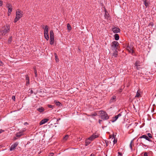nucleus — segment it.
Returning a JSON list of instances; mask_svg holds the SVG:
<instances>
[{"instance_id": "2", "label": "nucleus", "mask_w": 156, "mask_h": 156, "mask_svg": "<svg viewBox=\"0 0 156 156\" xmlns=\"http://www.w3.org/2000/svg\"><path fill=\"white\" fill-rule=\"evenodd\" d=\"M99 116L103 120H107L109 118L107 113L104 111H101L99 112Z\"/></svg>"}, {"instance_id": "43", "label": "nucleus", "mask_w": 156, "mask_h": 156, "mask_svg": "<svg viewBox=\"0 0 156 156\" xmlns=\"http://www.w3.org/2000/svg\"><path fill=\"white\" fill-rule=\"evenodd\" d=\"M50 155H49V156H53V153H51L50 154Z\"/></svg>"}, {"instance_id": "19", "label": "nucleus", "mask_w": 156, "mask_h": 156, "mask_svg": "<svg viewBox=\"0 0 156 156\" xmlns=\"http://www.w3.org/2000/svg\"><path fill=\"white\" fill-rule=\"evenodd\" d=\"M90 141L89 140H88V139H87L86 140L85 142V144L86 146H87V145H89L90 143Z\"/></svg>"}, {"instance_id": "40", "label": "nucleus", "mask_w": 156, "mask_h": 156, "mask_svg": "<svg viewBox=\"0 0 156 156\" xmlns=\"http://www.w3.org/2000/svg\"><path fill=\"white\" fill-rule=\"evenodd\" d=\"M27 84H29V80L26 81Z\"/></svg>"}, {"instance_id": "3", "label": "nucleus", "mask_w": 156, "mask_h": 156, "mask_svg": "<svg viewBox=\"0 0 156 156\" xmlns=\"http://www.w3.org/2000/svg\"><path fill=\"white\" fill-rule=\"evenodd\" d=\"M50 43L51 45H52L54 44V33L53 30H51L50 32Z\"/></svg>"}, {"instance_id": "30", "label": "nucleus", "mask_w": 156, "mask_h": 156, "mask_svg": "<svg viewBox=\"0 0 156 156\" xmlns=\"http://www.w3.org/2000/svg\"><path fill=\"white\" fill-rule=\"evenodd\" d=\"M20 19L16 17V18L14 19V23H16L17 21H18Z\"/></svg>"}, {"instance_id": "22", "label": "nucleus", "mask_w": 156, "mask_h": 156, "mask_svg": "<svg viewBox=\"0 0 156 156\" xmlns=\"http://www.w3.org/2000/svg\"><path fill=\"white\" fill-rule=\"evenodd\" d=\"M23 135V133L22 132H19V133H17L16 134V136L17 137H20L21 136Z\"/></svg>"}, {"instance_id": "42", "label": "nucleus", "mask_w": 156, "mask_h": 156, "mask_svg": "<svg viewBox=\"0 0 156 156\" xmlns=\"http://www.w3.org/2000/svg\"><path fill=\"white\" fill-rule=\"evenodd\" d=\"M144 156H148L147 155V154L145 152L144 154Z\"/></svg>"}, {"instance_id": "16", "label": "nucleus", "mask_w": 156, "mask_h": 156, "mask_svg": "<svg viewBox=\"0 0 156 156\" xmlns=\"http://www.w3.org/2000/svg\"><path fill=\"white\" fill-rule=\"evenodd\" d=\"M37 110L40 112H43L44 110V108L43 107L38 108H37Z\"/></svg>"}, {"instance_id": "10", "label": "nucleus", "mask_w": 156, "mask_h": 156, "mask_svg": "<svg viewBox=\"0 0 156 156\" xmlns=\"http://www.w3.org/2000/svg\"><path fill=\"white\" fill-rule=\"evenodd\" d=\"M121 113L119 114L118 115H116L115 117L113 118L112 119V122H114L119 117H120L121 116Z\"/></svg>"}, {"instance_id": "46", "label": "nucleus", "mask_w": 156, "mask_h": 156, "mask_svg": "<svg viewBox=\"0 0 156 156\" xmlns=\"http://www.w3.org/2000/svg\"><path fill=\"white\" fill-rule=\"evenodd\" d=\"M110 138H112V139H113V138H114V136H110Z\"/></svg>"}, {"instance_id": "38", "label": "nucleus", "mask_w": 156, "mask_h": 156, "mask_svg": "<svg viewBox=\"0 0 156 156\" xmlns=\"http://www.w3.org/2000/svg\"><path fill=\"white\" fill-rule=\"evenodd\" d=\"M48 106L49 108H52L53 107V106L50 105H48Z\"/></svg>"}, {"instance_id": "49", "label": "nucleus", "mask_w": 156, "mask_h": 156, "mask_svg": "<svg viewBox=\"0 0 156 156\" xmlns=\"http://www.w3.org/2000/svg\"><path fill=\"white\" fill-rule=\"evenodd\" d=\"M90 156H94V155L93 154H91Z\"/></svg>"}, {"instance_id": "27", "label": "nucleus", "mask_w": 156, "mask_h": 156, "mask_svg": "<svg viewBox=\"0 0 156 156\" xmlns=\"http://www.w3.org/2000/svg\"><path fill=\"white\" fill-rule=\"evenodd\" d=\"M69 137V136L68 135H66L63 138V140L65 141Z\"/></svg>"}, {"instance_id": "48", "label": "nucleus", "mask_w": 156, "mask_h": 156, "mask_svg": "<svg viewBox=\"0 0 156 156\" xmlns=\"http://www.w3.org/2000/svg\"><path fill=\"white\" fill-rule=\"evenodd\" d=\"M30 92H31V94L33 93V90H30Z\"/></svg>"}, {"instance_id": "9", "label": "nucleus", "mask_w": 156, "mask_h": 156, "mask_svg": "<svg viewBox=\"0 0 156 156\" xmlns=\"http://www.w3.org/2000/svg\"><path fill=\"white\" fill-rule=\"evenodd\" d=\"M112 31L114 33H117L120 32V29L117 27H115L112 28Z\"/></svg>"}, {"instance_id": "14", "label": "nucleus", "mask_w": 156, "mask_h": 156, "mask_svg": "<svg viewBox=\"0 0 156 156\" xmlns=\"http://www.w3.org/2000/svg\"><path fill=\"white\" fill-rule=\"evenodd\" d=\"M140 138H144L150 142L151 141V140L149 138L147 135H143L142 136L140 137Z\"/></svg>"}, {"instance_id": "7", "label": "nucleus", "mask_w": 156, "mask_h": 156, "mask_svg": "<svg viewBox=\"0 0 156 156\" xmlns=\"http://www.w3.org/2000/svg\"><path fill=\"white\" fill-rule=\"evenodd\" d=\"M7 5L8 9V15L9 16L12 11V5L10 4H8Z\"/></svg>"}, {"instance_id": "8", "label": "nucleus", "mask_w": 156, "mask_h": 156, "mask_svg": "<svg viewBox=\"0 0 156 156\" xmlns=\"http://www.w3.org/2000/svg\"><path fill=\"white\" fill-rule=\"evenodd\" d=\"M18 145V143L16 142L14 143V144L12 145L11 147L10 148V151H12L16 147H17V145Z\"/></svg>"}, {"instance_id": "26", "label": "nucleus", "mask_w": 156, "mask_h": 156, "mask_svg": "<svg viewBox=\"0 0 156 156\" xmlns=\"http://www.w3.org/2000/svg\"><path fill=\"white\" fill-rule=\"evenodd\" d=\"M144 2V4L145 5V6L147 7L148 5V3L146 2V0H143Z\"/></svg>"}, {"instance_id": "21", "label": "nucleus", "mask_w": 156, "mask_h": 156, "mask_svg": "<svg viewBox=\"0 0 156 156\" xmlns=\"http://www.w3.org/2000/svg\"><path fill=\"white\" fill-rule=\"evenodd\" d=\"M105 18L107 19H108L109 18V15L108 14H107L105 10Z\"/></svg>"}, {"instance_id": "41", "label": "nucleus", "mask_w": 156, "mask_h": 156, "mask_svg": "<svg viewBox=\"0 0 156 156\" xmlns=\"http://www.w3.org/2000/svg\"><path fill=\"white\" fill-rule=\"evenodd\" d=\"M118 156H119V155H120V156H122V153H120V152H118Z\"/></svg>"}, {"instance_id": "37", "label": "nucleus", "mask_w": 156, "mask_h": 156, "mask_svg": "<svg viewBox=\"0 0 156 156\" xmlns=\"http://www.w3.org/2000/svg\"><path fill=\"white\" fill-rule=\"evenodd\" d=\"M26 81L29 80V77H28V76L27 75L26 76Z\"/></svg>"}, {"instance_id": "35", "label": "nucleus", "mask_w": 156, "mask_h": 156, "mask_svg": "<svg viewBox=\"0 0 156 156\" xmlns=\"http://www.w3.org/2000/svg\"><path fill=\"white\" fill-rule=\"evenodd\" d=\"M3 5V1L0 0V7L2 6Z\"/></svg>"}, {"instance_id": "23", "label": "nucleus", "mask_w": 156, "mask_h": 156, "mask_svg": "<svg viewBox=\"0 0 156 156\" xmlns=\"http://www.w3.org/2000/svg\"><path fill=\"white\" fill-rule=\"evenodd\" d=\"M140 92L138 91L136 93V94L135 96V97H136V98L139 97L140 96Z\"/></svg>"}, {"instance_id": "45", "label": "nucleus", "mask_w": 156, "mask_h": 156, "mask_svg": "<svg viewBox=\"0 0 156 156\" xmlns=\"http://www.w3.org/2000/svg\"><path fill=\"white\" fill-rule=\"evenodd\" d=\"M97 115V114L96 113H94L92 115L96 116Z\"/></svg>"}, {"instance_id": "36", "label": "nucleus", "mask_w": 156, "mask_h": 156, "mask_svg": "<svg viewBox=\"0 0 156 156\" xmlns=\"http://www.w3.org/2000/svg\"><path fill=\"white\" fill-rule=\"evenodd\" d=\"M114 144H115V143H116L117 142V140L116 139H114V140L113 141Z\"/></svg>"}, {"instance_id": "20", "label": "nucleus", "mask_w": 156, "mask_h": 156, "mask_svg": "<svg viewBox=\"0 0 156 156\" xmlns=\"http://www.w3.org/2000/svg\"><path fill=\"white\" fill-rule=\"evenodd\" d=\"M115 39L116 40H118L119 39V36L118 34H116L114 35Z\"/></svg>"}, {"instance_id": "34", "label": "nucleus", "mask_w": 156, "mask_h": 156, "mask_svg": "<svg viewBox=\"0 0 156 156\" xmlns=\"http://www.w3.org/2000/svg\"><path fill=\"white\" fill-rule=\"evenodd\" d=\"M132 141H131L130 142V145H129V146H130V147L131 148V149H132Z\"/></svg>"}, {"instance_id": "17", "label": "nucleus", "mask_w": 156, "mask_h": 156, "mask_svg": "<svg viewBox=\"0 0 156 156\" xmlns=\"http://www.w3.org/2000/svg\"><path fill=\"white\" fill-rule=\"evenodd\" d=\"M67 26L68 31L69 32L72 29V27L69 23H67Z\"/></svg>"}, {"instance_id": "52", "label": "nucleus", "mask_w": 156, "mask_h": 156, "mask_svg": "<svg viewBox=\"0 0 156 156\" xmlns=\"http://www.w3.org/2000/svg\"><path fill=\"white\" fill-rule=\"evenodd\" d=\"M25 124H26V123H27V122H25Z\"/></svg>"}, {"instance_id": "54", "label": "nucleus", "mask_w": 156, "mask_h": 156, "mask_svg": "<svg viewBox=\"0 0 156 156\" xmlns=\"http://www.w3.org/2000/svg\"><path fill=\"white\" fill-rule=\"evenodd\" d=\"M1 147V146H0V147Z\"/></svg>"}, {"instance_id": "11", "label": "nucleus", "mask_w": 156, "mask_h": 156, "mask_svg": "<svg viewBox=\"0 0 156 156\" xmlns=\"http://www.w3.org/2000/svg\"><path fill=\"white\" fill-rule=\"evenodd\" d=\"M98 135L94 134L88 139L89 140L91 141L93 140L95 138L98 137Z\"/></svg>"}, {"instance_id": "18", "label": "nucleus", "mask_w": 156, "mask_h": 156, "mask_svg": "<svg viewBox=\"0 0 156 156\" xmlns=\"http://www.w3.org/2000/svg\"><path fill=\"white\" fill-rule=\"evenodd\" d=\"M116 96H114L112 97L111 98L110 101L111 102H114L115 101L116 99Z\"/></svg>"}, {"instance_id": "31", "label": "nucleus", "mask_w": 156, "mask_h": 156, "mask_svg": "<svg viewBox=\"0 0 156 156\" xmlns=\"http://www.w3.org/2000/svg\"><path fill=\"white\" fill-rule=\"evenodd\" d=\"M34 72L35 75V76L37 77V71L36 69H35L34 70Z\"/></svg>"}, {"instance_id": "32", "label": "nucleus", "mask_w": 156, "mask_h": 156, "mask_svg": "<svg viewBox=\"0 0 156 156\" xmlns=\"http://www.w3.org/2000/svg\"><path fill=\"white\" fill-rule=\"evenodd\" d=\"M147 135L148 136V137L150 138H152V136H151V134L150 133H148L147 134Z\"/></svg>"}, {"instance_id": "33", "label": "nucleus", "mask_w": 156, "mask_h": 156, "mask_svg": "<svg viewBox=\"0 0 156 156\" xmlns=\"http://www.w3.org/2000/svg\"><path fill=\"white\" fill-rule=\"evenodd\" d=\"M12 41V37H10L8 39V43H10Z\"/></svg>"}, {"instance_id": "1", "label": "nucleus", "mask_w": 156, "mask_h": 156, "mask_svg": "<svg viewBox=\"0 0 156 156\" xmlns=\"http://www.w3.org/2000/svg\"><path fill=\"white\" fill-rule=\"evenodd\" d=\"M10 30V27L9 25H6L4 26L0 31V35L4 36L8 32H9Z\"/></svg>"}, {"instance_id": "47", "label": "nucleus", "mask_w": 156, "mask_h": 156, "mask_svg": "<svg viewBox=\"0 0 156 156\" xmlns=\"http://www.w3.org/2000/svg\"><path fill=\"white\" fill-rule=\"evenodd\" d=\"M102 121L101 120H99V123L100 124H101V121Z\"/></svg>"}, {"instance_id": "5", "label": "nucleus", "mask_w": 156, "mask_h": 156, "mask_svg": "<svg viewBox=\"0 0 156 156\" xmlns=\"http://www.w3.org/2000/svg\"><path fill=\"white\" fill-rule=\"evenodd\" d=\"M133 46L132 45L130 44L129 45L127 48V50L130 53H133L134 52L133 50Z\"/></svg>"}, {"instance_id": "15", "label": "nucleus", "mask_w": 156, "mask_h": 156, "mask_svg": "<svg viewBox=\"0 0 156 156\" xmlns=\"http://www.w3.org/2000/svg\"><path fill=\"white\" fill-rule=\"evenodd\" d=\"M140 62L138 61H137L136 62L135 65V66L136 67V69H139V68L138 66H140Z\"/></svg>"}, {"instance_id": "44", "label": "nucleus", "mask_w": 156, "mask_h": 156, "mask_svg": "<svg viewBox=\"0 0 156 156\" xmlns=\"http://www.w3.org/2000/svg\"><path fill=\"white\" fill-rule=\"evenodd\" d=\"M3 131H4V130H2V129L0 130V133L3 132Z\"/></svg>"}, {"instance_id": "4", "label": "nucleus", "mask_w": 156, "mask_h": 156, "mask_svg": "<svg viewBox=\"0 0 156 156\" xmlns=\"http://www.w3.org/2000/svg\"><path fill=\"white\" fill-rule=\"evenodd\" d=\"M23 12L21 10L18 9L16 12V16L18 18L20 19L23 16Z\"/></svg>"}, {"instance_id": "53", "label": "nucleus", "mask_w": 156, "mask_h": 156, "mask_svg": "<svg viewBox=\"0 0 156 156\" xmlns=\"http://www.w3.org/2000/svg\"><path fill=\"white\" fill-rule=\"evenodd\" d=\"M0 62H1L0 61Z\"/></svg>"}, {"instance_id": "25", "label": "nucleus", "mask_w": 156, "mask_h": 156, "mask_svg": "<svg viewBox=\"0 0 156 156\" xmlns=\"http://www.w3.org/2000/svg\"><path fill=\"white\" fill-rule=\"evenodd\" d=\"M44 37L47 40H48L49 39V36L48 34L46 35H44Z\"/></svg>"}, {"instance_id": "51", "label": "nucleus", "mask_w": 156, "mask_h": 156, "mask_svg": "<svg viewBox=\"0 0 156 156\" xmlns=\"http://www.w3.org/2000/svg\"><path fill=\"white\" fill-rule=\"evenodd\" d=\"M25 124H26V123H27V122H25Z\"/></svg>"}, {"instance_id": "6", "label": "nucleus", "mask_w": 156, "mask_h": 156, "mask_svg": "<svg viewBox=\"0 0 156 156\" xmlns=\"http://www.w3.org/2000/svg\"><path fill=\"white\" fill-rule=\"evenodd\" d=\"M119 45V43L117 41H114L112 42L111 46L114 49L116 50Z\"/></svg>"}, {"instance_id": "13", "label": "nucleus", "mask_w": 156, "mask_h": 156, "mask_svg": "<svg viewBox=\"0 0 156 156\" xmlns=\"http://www.w3.org/2000/svg\"><path fill=\"white\" fill-rule=\"evenodd\" d=\"M44 35H46L48 34V26L46 25L45 27L44 31Z\"/></svg>"}, {"instance_id": "50", "label": "nucleus", "mask_w": 156, "mask_h": 156, "mask_svg": "<svg viewBox=\"0 0 156 156\" xmlns=\"http://www.w3.org/2000/svg\"><path fill=\"white\" fill-rule=\"evenodd\" d=\"M80 138H79V141L80 140Z\"/></svg>"}, {"instance_id": "29", "label": "nucleus", "mask_w": 156, "mask_h": 156, "mask_svg": "<svg viewBox=\"0 0 156 156\" xmlns=\"http://www.w3.org/2000/svg\"><path fill=\"white\" fill-rule=\"evenodd\" d=\"M117 51H116L113 53V56L115 57H116L117 56Z\"/></svg>"}, {"instance_id": "12", "label": "nucleus", "mask_w": 156, "mask_h": 156, "mask_svg": "<svg viewBox=\"0 0 156 156\" xmlns=\"http://www.w3.org/2000/svg\"><path fill=\"white\" fill-rule=\"evenodd\" d=\"M48 119H44L41 121L39 123V124L40 125H41L43 124H44L47 122L48 121Z\"/></svg>"}, {"instance_id": "24", "label": "nucleus", "mask_w": 156, "mask_h": 156, "mask_svg": "<svg viewBox=\"0 0 156 156\" xmlns=\"http://www.w3.org/2000/svg\"><path fill=\"white\" fill-rule=\"evenodd\" d=\"M55 60L56 62H58L59 61V59H58V56H57V54H56V53H55Z\"/></svg>"}, {"instance_id": "28", "label": "nucleus", "mask_w": 156, "mask_h": 156, "mask_svg": "<svg viewBox=\"0 0 156 156\" xmlns=\"http://www.w3.org/2000/svg\"><path fill=\"white\" fill-rule=\"evenodd\" d=\"M54 102L56 105L57 106H59L60 104V103L59 102L57 101H55Z\"/></svg>"}, {"instance_id": "39", "label": "nucleus", "mask_w": 156, "mask_h": 156, "mask_svg": "<svg viewBox=\"0 0 156 156\" xmlns=\"http://www.w3.org/2000/svg\"><path fill=\"white\" fill-rule=\"evenodd\" d=\"M12 99L14 101H15V96H13L12 97Z\"/></svg>"}]
</instances>
